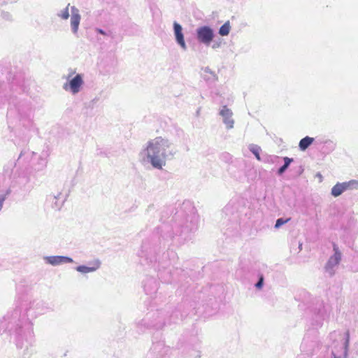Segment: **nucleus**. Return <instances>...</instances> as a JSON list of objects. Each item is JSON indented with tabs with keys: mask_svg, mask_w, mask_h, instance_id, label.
Instances as JSON below:
<instances>
[{
	"mask_svg": "<svg viewBox=\"0 0 358 358\" xmlns=\"http://www.w3.org/2000/svg\"><path fill=\"white\" fill-rule=\"evenodd\" d=\"M220 115L222 117L223 123L225 124L226 128L231 129L234 128V120L233 119V112L227 106L221 108L219 112Z\"/></svg>",
	"mask_w": 358,
	"mask_h": 358,
	"instance_id": "nucleus-7",
	"label": "nucleus"
},
{
	"mask_svg": "<svg viewBox=\"0 0 358 358\" xmlns=\"http://www.w3.org/2000/svg\"><path fill=\"white\" fill-rule=\"evenodd\" d=\"M95 31H96V32H98V33H99V34H102V35H106V31H103V29H101L96 28V29H95Z\"/></svg>",
	"mask_w": 358,
	"mask_h": 358,
	"instance_id": "nucleus-21",
	"label": "nucleus"
},
{
	"mask_svg": "<svg viewBox=\"0 0 358 358\" xmlns=\"http://www.w3.org/2000/svg\"><path fill=\"white\" fill-rule=\"evenodd\" d=\"M248 148H249L250 151L255 155L258 161H260L261 157H260L259 152L261 151V148L259 146H258L257 145L250 144V145H249Z\"/></svg>",
	"mask_w": 358,
	"mask_h": 358,
	"instance_id": "nucleus-13",
	"label": "nucleus"
},
{
	"mask_svg": "<svg viewBox=\"0 0 358 358\" xmlns=\"http://www.w3.org/2000/svg\"><path fill=\"white\" fill-rule=\"evenodd\" d=\"M299 248L300 250H302V243H299Z\"/></svg>",
	"mask_w": 358,
	"mask_h": 358,
	"instance_id": "nucleus-24",
	"label": "nucleus"
},
{
	"mask_svg": "<svg viewBox=\"0 0 358 358\" xmlns=\"http://www.w3.org/2000/svg\"><path fill=\"white\" fill-rule=\"evenodd\" d=\"M100 266V261L96 259L90 262L87 266H78L76 268V270L83 274H86L96 271L97 269L99 268Z\"/></svg>",
	"mask_w": 358,
	"mask_h": 358,
	"instance_id": "nucleus-10",
	"label": "nucleus"
},
{
	"mask_svg": "<svg viewBox=\"0 0 358 358\" xmlns=\"http://www.w3.org/2000/svg\"><path fill=\"white\" fill-rule=\"evenodd\" d=\"M334 255L331 256L325 265V271L330 275L333 276L336 271V266L341 260V253L336 245H334Z\"/></svg>",
	"mask_w": 358,
	"mask_h": 358,
	"instance_id": "nucleus-5",
	"label": "nucleus"
},
{
	"mask_svg": "<svg viewBox=\"0 0 358 358\" xmlns=\"http://www.w3.org/2000/svg\"><path fill=\"white\" fill-rule=\"evenodd\" d=\"M196 34L198 41L206 46L210 45L215 37L213 29L208 26L198 27L196 29Z\"/></svg>",
	"mask_w": 358,
	"mask_h": 358,
	"instance_id": "nucleus-3",
	"label": "nucleus"
},
{
	"mask_svg": "<svg viewBox=\"0 0 358 358\" xmlns=\"http://www.w3.org/2000/svg\"><path fill=\"white\" fill-rule=\"evenodd\" d=\"M358 180H351L348 182H338L332 188L331 194L334 197L340 196L343 192L348 189H357Z\"/></svg>",
	"mask_w": 358,
	"mask_h": 358,
	"instance_id": "nucleus-4",
	"label": "nucleus"
},
{
	"mask_svg": "<svg viewBox=\"0 0 358 358\" xmlns=\"http://www.w3.org/2000/svg\"><path fill=\"white\" fill-rule=\"evenodd\" d=\"M173 33L176 38V41L178 45L183 50H186L187 47L185 41L184 34L182 33V27L177 22H173Z\"/></svg>",
	"mask_w": 358,
	"mask_h": 358,
	"instance_id": "nucleus-9",
	"label": "nucleus"
},
{
	"mask_svg": "<svg viewBox=\"0 0 358 358\" xmlns=\"http://www.w3.org/2000/svg\"><path fill=\"white\" fill-rule=\"evenodd\" d=\"M71 29L74 35H77L78 32L79 25L81 20V15L78 8L76 6H71Z\"/></svg>",
	"mask_w": 358,
	"mask_h": 358,
	"instance_id": "nucleus-6",
	"label": "nucleus"
},
{
	"mask_svg": "<svg viewBox=\"0 0 358 358\" xmlns=\"http://www.w3.org/2000/svg\"><path fill=\"white\" fill-rule=\"evenodd\" d=\"M66 81L63 84L62 88L72 95H76L83 89L84 75L77 73L76 70L69 69L66 76H64Z\"/></svg>",
	"mask_w": 358,
	"mask_h": 358,
	"instance_id": "nucleus-2",
	"label": "nucleus"
},
{
	"mask_svg": "<svg viewBox=\"0 0 358 358\" xmlns=\"http://www.w3.org/2000/svg\"><path fill=\"white\" fill-rule=\"evenodd\" d=\"M285 164L282 166L278 171L279 175H282L286 169L288 168L291 162L293 161V159L285 157L283 158Z\"/></svg>",
	"mask_w": 358,
	"mask_h": 358,
	"instance_id": "nucleus-15",
	"label": "nucleus"
},
{
	"mask_svg": "<svg viewBox=\"0 0 358 358\" xmlns=\"http://www.w3.org/2000/svg\"><path fill=\"white\" fill-rule=\"evenodd\" d=\"M54 199L55 201L53 203V208L56 210H59L64 203V199L62 197V194H58L57 196H55Z\"/></svg>",
	"mask_w": 358,
	"mask_h": 358,
	"instance_id": "nucleus-14",
	"label": "nucleus"
},
{
	"mask_svg": "<svg viewBox=\"0 0 358 358\" xmlns=\"http://www.w3.org/2000/svg\"><path fill=\"white\" fill-rule=\"evenodd\" d=\"M231 30V26L229 21L222 25L219 29V34L222 36H227Z\"/></svg>",
	"mask_w": 358,
	"mask_h": 358,
	"instance_id": "nucleus-12",
	"label": "nucleus"
},
{
	"mask_svg": "<svg viewBox=\"0 0 358 358\" xmlns=\"http://www.w3.org/2000/svg\"><path fill=\"white\" fill-rule=\"evenodd\" d=\"M200 113V108L196 110V115L199 116Z\"/></svg>",
	"mask_w": 358,
	"mask_h": 358,
	"instance_id": "nucleus-23",
	"label": "nucleus"
},
{
	"mask_svg": "<svg viewBox=\"0 0 358 358\" xmlns=\"http://www.w3.org/2000/svg\"><path fill=\"white\" fill-rule=\"evenodd\" d=\"M176 149L167 138L157 136L145 142L138 155L139 163L144 167L162 171L168 160L174 158Z\"/></svg>",
	"mask_w": 358,
	"mask_h": 358,
	"instance_id": "nucleus-1",
	"label": "nucleus"
},
{
	"mask_svg": "<svg viewBox=\"0 0 358 358\" xmlns=\"http://www.w3.org/2000/svg\"><path fill=\"white\" fill-rule=\"evenodd\" d=\"M349 343H350V335L348 333L346 334V339L344 343V354L345 356H347L348 352V348H349Z\"/></svg>",
	"mask_w": 358,
	"mask_h": 358,
	"instance_id": "nucleus-18",
	"label": "nucleus"
},
{
	"mask_svg": "<svg viewBox=\"0 0 358 358\" xmlns=\"http://www.w3.org/2000/svg\"><path fill=\"white\" fill-rule=\"evenodd\" d=\"M69 6L70 3H68L67 6L64 9L60 10L57 13V16L62 20H67L69 17Z\"/></svg>",
	"mask_w": 358,
	"mask_h": 358,
	"instance_id": "nucleus-16",
	"label": "nucleus"
},
{
	"mask_svg": "<svg viewBox=\"0 0 358 358\" xmlns=\"http://www.w3.org/2000/svg\"><path fill=\"white\" fill-rule=\"evenodd\" d=\"M220 46V43H214L212 45V48L213 49H216V48H218Z\"/></svg>",
	"mask_w": 358,
	"mask_h": 358,
	"instance_id": "nucleus-22",
	"label": "nucleus"
},
{
	"mask_svg": "<svg viewBox=\"0 0 358 358\" xmlns=\"http://www.w3.org/2000/svg\"><path fill=\"white\" fill-rule=\"evenodd\" d=\"M313 141H314L313 138L306 136L300 141L299 145V148L301 150H305L313 143Z\"/></svg>",
	"mask_w": 358,
	"mask_h": 358,
	"instance_id": "nucleus-11",
	"label": "nucleus"
},
{
	"mask_svg": "<svg viewBox=\"0 0 358 358\" xmlns=\"http://www.w3.org/2000/svg\"><path fill=\"white\" fill-rule=\"evenodd\" d=\"M334 358H336V357H334Z\"/></svg>",
	"mask_w": 358,
	"mask_h": 358,
	"instance_id": "nucleus-25",
	"label": "nucleus"
},
{
	"mask_svg": "<svg viewBox=\"0 0 358 358\" xmlns=\"http://www.w3.org/2000/svg\"><path fill=\"white\" fill-rule=\"evenodd\" d=\"M5 199H6V196L0 195V211L1 210V209L3 208V202H4Z\"/></svg>",
	"mask_w": 358,
	"mask_h": 358,
	"instance_id": "nucleus-19",
	"label": "nucleus"
},
{
	"mask_svg": "<svg viewBox=\"0 0 358 358\" xmlns=\"http://www.w3.org/2000/svg\"><path fill=\"white\" fill-rule=\"evenodd\" d=\"M289 220H290V218H287L286 220H284L282 218L278 219L275 222V229L280 228L282 225L288 222Z\"/></svg>",
	"mask_w": 358,
	"mask_h": 358,
	"instance_id": "nucleus-17",
	"label": "nucleus"
},
{
	"mask_svg": "<svg viewBox=\"0 0 358 358\" xmlns=\"http://www.w3.org/2000/svg\"><path fill=\"white\" fill-rule=\"evenodd\" d=\"M256 287L257 288H262V287L263 286V278H260V279L259 280V281L256 283L255 285Z\"/></svg>",
	"mask_w": 358,
	"mask_h": 358,
	"instance_id": "nucleus-20",
	"label": "nucleus"
},
{
	"mask_svg": "<svg viewBox=\"0 0 358 358\" xmlns=\"http://www.w3.org/2000/svg\"><path fill=\"white\" fill-rule=\"evenodd\" d=\"M43 259L46 264L52 266H59L73 262L72 258L66 256H46L43 257Z\"/></svg>",
	"mask_w": 358,
	"mask_h": 358,
	"instance_id": "nucleus-8",
	"label": "nucleus"
}]
</instances>
